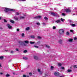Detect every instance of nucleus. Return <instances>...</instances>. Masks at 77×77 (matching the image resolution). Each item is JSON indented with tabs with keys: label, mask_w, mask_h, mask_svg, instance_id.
<instances>
[{
	"label": "nucleus",
	"mask_w": 77,
	"mask_h": 77,
	"mask_svg": "<svg viewBox=\"0 0 77 77\" xmlns=\"http://www.w3.org/2000/svg\"><path fill=\"white\" fill-rule=\"evenodd\" d=\"M1 19H2V17H0V20H1Z\"/></svg>",
	"instance_id": "680f3d73"
},
{
	"label": "nucleus",
	"mask_w": 77,
	"mask_h": 77,
	"mask_svg": "<svg viewBox=\"0 0 77 77\" xmlns=\"http://www.w3.org/2000/svg\"><path fill=\"white\" fill-rule=\"evenodd\" d=\"M16 51H19V49H18V48H17L16 49Z\"/></svg>",
	"instance_id": "ea45409f"
},
{
	"label": "nucleus",
	"mask_w": 77,
	"mask_h": 77,
	"mask_svg": "<svg viewBox=\"0 0 77 77\" xmlns=\"http://www.w3.org/2000/svg\"><path fill=\"white\" fill-rule=\"evenodd\" d=\"M66 34L67 35H70V34H69V32H66Z\"/></svg>",
	"instance_id": "393cba45"
},
{
	"label": "nucleus",
	"mask_w": 77,
	"mask_h": 77,
	"mask_svg": "<svg viewBox=\"0 0 77 77\" xmlns=\"http://www.w3.org/2000/svg\"><path fill=\"white\" fill-rule=\"evenodd\" d=\"M46 47H47V48H50V46L48 45H46Z\"/></svg>",
	"instance_id": "72a5a7b5"
},
{
	"label": "nucleus",
	"mask_w": 77,
	"mask_h": 77,
	"mask_svg": "<svg viewBox=\"0 0 77 77\" xmlns=\"http://www.w3.org/2000/svg\"><path fill=\"white\" fill-rule=\"evenodd\" d=\"M7 26L9 29H12V26H10V24H7Z\"/></svg>",
	"instance_id": "6e6552de"
},
{
	"label": "nucleus",
	"mask_w": 77,
	"mask_h": 77,
	"mask_svg": "<svg viewBox=\"0 0 77 77\" xmlns=\"http://www.w3.org/2000/svg\"><path fill=\"white\" fill-rule=\"evenodd\" d=\"M19 43L20 44V45H24V42H23L21 41H19Z\"/></svg>",
	"instance_id": "423d86ee"
},
{
	"label": "nucleus",
	"mask_w": 77,
	"mask_h": 77,
	"mask_svg": "<svg viewBox=\"0 0 77 77\" xmlns=\"http://www.w3.org/2000/svg\"><path fill=\"white\" fill-rule=\"evenodd\" d=\"M14 19H15V20L16 21H18V17H17V16H15L14 17Z\"/></svg>",
	"instance_id": "0eeeda50"
},
{
	"label": "nucleus",
	"mask_w": 77,
	"mask_h": 77,
	"mask_svg": "<svg viewBox=\"0 0 77 77\" xmlns=\"http://www.w3.org/2000/svg\"><path fill=\"white\" fill-rule=\"evenodd\" d=\"M24 42H25V43H26V44H29V41H26Z\"/></svg>",
	"instance_id": "a878e982"
},
{
	"label": "nucleus",
	"mask_w": 77,
	"mask_h": 77,
	"mask_svg": "<svg viewBox=\"0 0 77 77\" xmlns=\"http://www.w3.org/2000/svg\"><path fill=\"white\" fill-rule=\"evenodd\" d=\"M23 45L24 46H26V45H27L24 43H23Z\"/></svg>",
	"instance_id": "c03bdc74"
},
{
	"label": "nucleus",
	"mask_w": 77,
	"mask_h": 77,
	"mask_svg": "<svg viewBox=\"0 0 77 77\" xmlns=\"http://www.w3.org/2000/svg\"><path fill=\"white\" fill-rule=\"evenodd\" d=\"M18 1H26V0H18Z\"/></svg>",
	"instance_id": "a18cd8bd"
},
{
	"label": "nucleus",
	"mask_w": 77,
	"mask_h": 77,
	"mask_svg": "<svg viewBox=\"0 0 77 77\" xmlns=\"http://www.w3.org/2000/svg\"><path fill=\"white\" fill-rule=\"evenodd\" d=\"M71 26H72L73 27H74L75 26V24H71Z\"/></svg>",
	"instance_id": "cd10ccee"
},
{
	"label": "nucleus",
	"mask_w": 77,
	"mask_h": 77,
	"mask_svg": "<svg viewBox=\"0 0 77 77\" xmlns=\"http://www.w3.org/2000/svg\"><path fill=\"white\" fill-rule=\"evenodd\" d=\"M43 25H44V26H45V23H42Z\"/></svg>",
	"instance_id": "603ef678"
},
{
	"label": "nucleus",
	"mask_w": 77,
	"mask_h": 77,
	"mask_svg": "<svg viewBox=\"0 0 77 77\" xmlns=\"http://www.w3.org/2000/svg\"><path fill=\"white\" fill-rule=\"evenodd\" d=\"M54 75L56 76H57L58 77H59V75H60V73H59V72H56L54 73Z\"/></svg>",
	"instance_id": "7ed1b4c3"
},
{
	"label": "nucleus",
	"mask_w": 77,
	"mask_h": 77,
	"mask_svg": "<svg viewBox=\"0 0 77 77\" xmlns=\"http://www.w3.org/2000/svg\"><path fill=\"white\" fill-rule=\"evenodd\" d=\"M23 59L25 60H27V59H28V58H27V57H23Z\"/></svg>",
	"instance_id": "ddd939ff"
},
{
	"label": "nucleus",
	"mask_w": 77,
	"mask_h": 77,
	"mask_svg": "<svg viewBox=\"0 0 77 77\" xmlns=\"http://www.w3.org/2000/svg\"><path fill=\"white\" fill-rule=\"evenodd\" d=\"M4 11L6 12H8V11H14V9L6 8L4 10Z\"/></svg>",
	"instance_id": "f257e3e1"
},
{
	"label": "nucleus",
	"mask_w": 77,
	"mask_h": 77,
	"mask_svg": "<svg viewBox=\"0 0 77 77\" xmlns=\"http://www.w3.org/2000/svg\"><path fill=\"white\" fill-rule=\"evenodd\" d=\"M61 68L62 69H65V67H64L62 66L61 67Z\"/></svg>",
	"instance_id": "473e14b6"
},
{
	"label": "nucleus",
	"mask_w": 77,
	"mask_h": 77,
	"mask_svg": "<svg viewBox=\"0 0 77 77\" xmlns=\"http://www.w3.org/2000/svg\"><path fill=\"white\" fill-rule=\"evenodd\" d=\"M30 29V27H27L26 28V30H29Z\"/></svg>",
	"instance_id": "6ab92c4d"
},
{
	"label": "nucleus",
	"mask_w": 77,
	"mask_h": 77,
	"mask_svg": "<svg viewBox=\"0 0 77 77\" xmlns=\"http://www.w3.org/2000/svg\"><path fill=\"white\" fill-rule=\"evenodd\" d=\"M58 65L59 66H60L62 65V64L60 63H59L58 64Z\"/></svg>",
	"instance_id": "4be33fe9"
},
{
	"label": "nucleus",
	"mask_w": 77,
	"mask_h": 77,
	"mask_svg": "<svg viewBox=\"0 0 77 77\" xmlns=\"http://www.w3.org/2000/svg\"><path fill=\"white\" fill-rule=\"evenodd\" d=\"M41 18V16H37L36 17H34L33 18L34 19H38V18Z\"/></svg>",
	"instance_id": "20e7f679"
},
{
	"label": "nucleus",
	"mask_w": 77,
	"mask_h": 77,
	"mask_svg": "<svg viewBox=\"0 0 77 77\" xmlns=\"http://www.w3.org/2000/svg\"><path fill=\"white\" fill-rule=\"evenodd\" d=\"M72 41H73V39L72 38L68 40V41H69V42H72Z\"/></svg>",
	"instance_id": "dca6fc26"
},
{
	"label": "nucleus",
	"mask_w": 77,
	"mask_h": 77,
	"mask_svg": "<svg viewBox=\"0 0 77 77\" xmlns=\"http://www.w3.org/2000/svg\"><path fill=\"white\" fill-rule=\"evenodd\" d=\"M6 77H9L10 76V75L7 74L6 75H5Z\"/></svg>",
	"instance_id": "a211bd4d"
},
{
	"label": "nucleus",
	"mask_w": 77,
	"mask_h": 77,
	"mask_svg": "<svg viewBox=\"0 0 77 77\" xmlns=\"http://www.w3.org/2000/svg\"><path fill=\"white\" fill-rule=\"evenodd\" d=\"M20 13H19L18 12H16V15H20Z\"/></svg>",
	"instance_id": "aec40b11"
},
{
	"label": "nucleus",
	"mask_w": 77,
	"mask_h": 77,
	"mask_svg": "<svg viewBox=\"0 0 77 77\" xmlns=\"http://www.w3.org/2000/svg\"><path fill=\"white\" fill-rule=\"evenodd\" d=\"M37 38H38V39H41V37L40 36H38L37 37Z\"/></svg>",
	"instance_id": "4c0bfd02"
},
{
	"label": "nucleus",
	"mask_w": 77,
	"mask_h": 77,
	"mask_svg": "<svg viewBox=\"0 0 77 77\" xmlns=\"http://www.w3.org/2000/svg\"><path fill=\"white\" fill-rule=\"evenodd\" d=\"M29 75H32V72H30L29 73Z\"/></svg>",
	"instance_id": "58836bf2"
},
{
	"label": "nucleus",
	"mask_w": 77,
	"mask_h": 77,
	"mask_svg": "<svg viewBox=\"0 0 77 77\" xmlns=\"http://www.w3.org/2000/svg\"><path fill=\"white\" fill-rule=\"evenodd\" d=\"M10 21L11 23H12L13 24L15 23V22H14V21L13 20H11Z\"/></svg>",
	"instance_id": "2eb2a0df"
},
{
	"label": "nucleus",
	"mask_w": 77,
	"mask_h": 77,
	"mask_svg": "<svg viewBox=\"0 0 77 77\" xmlns=\"http://www.w3.org/2000/svg\"><path fill=\"white\" fill-rule=\"evenodd\" d=\"M73 68H77V66L76 65L73 66Z\"/></svg>",
	"instance_id": "b1692460"
},
{
	"label": "nucleus",
	"mask_w": 77,
	"mask_h": 77,
	"mask_svg": "<svg viewBox=\"0 0 77 77\" xmlns=\"http://www.w3.org/2000/svg\"><path fill=\"white\" fill-rule=\"evenodd\" d=\"M20 19H24V17H20Z\"/></svg>",
	"instance_id": "2f4dec72"
},
{
	"label": "nucleus",
	"mask_w": 77,
	"mask_h": 77,
	"mask_svg": "<svg viewBox=\"0 0 77 77\" xmlns=\"http://www.w3.org/2000/svg\"><path fill=\"white\" fill-rule=\"evenodd\" d=\"M30 37L31 38H32V39H35V37L34 35H31Z\"/></svg>",
	"instance_id": "4468645a"
},
{
	"label": "nucleus",
	"mask_w": 77,
	"mask_h": 77,
	"mask_svg": "<svg viewBox=\"0 0 77 77\" xmlns=\"http://www.w3.org/2000/svg\"><path fill=\"white\" fill-rule=\"evenodd\" d=\"M27 50H25L23 52L24 53H27Z\"/></svg>",
	"instance_id": "c756f323"
},
{
	"label": "nucleus",
	"mask_w": 77,
	"mask_h": 77,
	"mask_svg": "<svg viewBox=\"0 0 77 77\" xmlns=\"http://www.w3.org/2000/svg\"><path fill=\"white\" fill-rule=\"evenodd\" d=\"M67 71L68 72H72V70H71V69H69Z\"/></svg>",
	"instance_id": "f3484780"
},
{
	"label": "nucleus",
	"mask_w": 77,
	"mask_h": 77,
	"mask_svg": "<svg viewBox=\"0 0 77 77\" xmlns=\"http://www.w3.org/2000/svg\"><path fill=\"white\" fill-rule=\"evenodd\" d=\"M34 47H35V48H39V47H38V46L34 45Z\"/></svg>",
	"instance_id": "f704fd0d"
},
{
	"label": "nucleus",
	"mask_w": 77,
	"mask_h": 77,
	"mask_svg": "<svg viewBox=\"0 0 77 77\" xmlns=\"http://www.w3.org/2000/svg\"><path fill=\"white\" fill-rule=\"evenodd\" d=\"M13 74H15V72H13Z\"/></svg>",
	"instance_id": "13d9d810"
},
{
	"label": "nucleus",
	"mask_w": 77,
	"mask_h": 77,
	"mask_svg": "<svg viewBox=\"0 0 77 77\" xmlns=\"http://www.w3.org/2000/svg\"><path fill=\"white\" fill-rule=\"evenodd\" d=\"M63 41H62V40L60 39V40H59L58 42L59 43H60V44H62V43Z\"/></svg>",
	"instance_id": "9b49d317"
},
{
	"label": "nucleus",
	"mask_w": 77,
	"mask_h": 77,
	"mask_svg": "<svg viewBox=\"0 0 77 77\" xmlns=\"http://www.w3.org/2000/svg\"><path fill=\"white\" fill-rule=\"evenodd\" d=\"M59 32L60 35H62V34L64 33V30L63 29H60Z\"/></svg>",
	"instance_id": "f03ea898"
},
{
	"label": "nucleus",
	"mask_w": 77,
	"mask_h": 77,
	"mask_svg": "<svg viewBox=\"0 0 77 77\" xmlns=\"http://www.w3.org/2000/svg\"><path fill=\"white\" fill-rule=\"evenodd\" d=\"M60 20L61 21H62V22H63L64 21H65V20H64V19L63 18H61Z\"/></svg>",
	"instance_id": "bb28decb"
},
{
	"label": "nucleus",
	"mask_w": 77,
	"mask_h": 77,
	"mask_svg": "<svg viewBox=\"0 0 77 77\" xmlns=\"http://www.w3.org/2000/svg\"><path fill=\"white\" fill-rule=\"evenodd\" d=\"M70 32H73V30L71 29L70 30Z\"/></svg>",
	"instance_id": "8fccbe9b"
},
{
	"label": "nucleus",
	"mask_w": 77,
	"mask_h": 77,
	"mask_svg": "<svg viewBox=\"0 0 77 77\" xmlns=\"http://www.w3.org/2000/svg\"><path fill=\"white\" fill-rule=\"evenodd\" d=\"M65 11H66V12H67V13H69L71 12V11L69 9H66Z\"/></svg>",
	"instance_id": "39448f33"
},
{
	"label": "nucleus",
	"mask_w": 77,
	"mask_h": 77,
	"mask_svg": "<svg viewBox=\"0 0 77 77\" xmlns=\"http://www.w3.org/2000/svg\"><path fill=\"white\" fill-rule=\"evenodd\" d=\"M44 19H45V20H48V18L47 17H44Z\"/></svg>",
	"instance_id": "412c9836"
},
{
	"label": "nucleus",
	"mask_w": 77,
	"mask_h": 77,
	"mask_svg": "<svg viewBox=\"0 0 77 77\" xmlns=\"http://www.w3.org/2000/svg\"><path fill=\"white\" fill-rule=\"evenodd\" d=\"M11 53H14V51H11Z\"/></svg>",
	"instance_id": "6e6d98bb"
},
{
	"label": "nucleus",
	"mask_w": 77,
	"mask_h": 77,
	"mask_svg": "<svg viewBox=\"0 0 77 77\" xmlns=\"http://www.w3.org/2000/svg\"><path fill=\"white\" fill-rule=\"evenodd\" d=\"M56 29V28L55 26H53V29Z\"/></svg>",
	"instance_id": "37998d69"
},
{
	"label": "nucleus",
	"mask_w": 77,
	"mask_h": 77,
	"mask_svg": "<svg viewBox=\"0 0 77 77\" xmlns=\"http://www.w3.org/2000/svg\"><path fill=\"white\" fill-rule=\"evenodd\" d=\"M51 69H53V68H54V67H53V66H51Z\"/></svg>",
	"instance_id": "a19ab883"
},
{
	"label": "nucleus",
	"mask_w": 77,
	"mask_h": 77,
	"mask_svg": "<svg viewBox=\"0 0 77 77\" xmlns=\"http://www.w3.org/2000/svg\"><path fill=\"white\" fill-rule=\"evenodd\" d=\"M0 59H1V60H3V56L0 57Z\"/></svg>",
	"instance_id": "5701e85b"
},
{
	"label": "nucleus",
	"mask_w": 77,
	"mask_h": 77,
	"mask_svg": "<svg viewBox=\"0 0 77 77\" xmlns=\"http://www.w3.org/2000/svg\"><path fill=\"white\" fill-rule=\"evenodd\" d=\"M30 44H35V42L31 41L30 42Z\"/></svg>",
	"instance_id": "c85d7f7f"
},
{
	"label": "nucleus",
	"mask_w": 77,
	"mask_h": 77,
	"mask_svg": "<svg viewBox=\"0 0 77 77\" xmlns=\"http://www.w3.org/2000/svg\"><path fill=\"white\" fill-rule=\"evenodd\" d=\"M4 21L5 23H7V20L6 19H4Z\"/></svg>",
	"instance_id": "e433bc0d"
},
{
	"label": "nucleus",
	"mask_w": 77,
	"mask_h": 77,
	"mask_svg": "<svg viewBox=\"0 0 77 77\" xmlns=\"http://www.w3.org/2000/svg\"><path fill=\"white\" fill-rule=\"evenodd\" d=\"M22 36L23 37H24V33H22Z\"/></svg>",
	"instance_id": "7c9ffc66"
},
{
	"label": "nucleus",
	"mask_w": 77,
	"mask_h": 77,
	"mask_svg": "<svg viewBox=\"0 0 77 77\" xmlns=\"http://www.w3.org/2000/svg\"><path fill=\"white\" fill-rule=\"evenodd\" d=\"M62 15H63V16H65V14L64 13H62Z\"/></svg>",
	"instance_id": "c9c22d12"
},
{
	"label": "nucleus",
	"mask_w": 77,
	"mask_h": 77,
	"mask_svg": "<svg viewBox=\"0 0 77 77\" xmlns=\"http://www.w3.org/2000/svg\"><path fill=\"white\" fill-rule=\"evenodd\" d=\"M70 23H71V22H72V20H70Z\"/></svg>",
	"instance_id": "052dcab7"
},
{
	"label": "nucleus",
	"mask_w": 77,
	"mask_h": 77,
	"mask_svg": "<svg viewBox=\"0 0 77 77\" xmlns=\"http://www.w3.org/2000/svg\"><path fill=\"white\" fill-rule=\"evenodd\" d=\"M60 20H56L55 21V23H59V22H60Z\"/></svg>",
	"instance_id": "f8f14e48"
},
{
	"label": "nucleus",
	"mask_w": 77,
	"mask_h": 77,
	"mask_svg": "<svg viewBox=\"0 0 77 77\" xmlns=\"http://www.w3.org/2000/svg\"><path fill=\"white\" fill-rule=\"evenodd\" d=\"M51 14L52 15H53V16H56V14L54 13H51Z\"/></svg>",
	"instance_id": "9d476101"
},
{
	"label": "nucleus",
	"mask_w": 77,
	"mask_h": 77,
	"mask_svg": "<svg viewBox=\"0 0 77 77\" xmlns=\"http://www.w3.org/2000/svg\"><path fill=\"white\" fill-rule=\"evenodd\" d=\"M40 74H42V72L40 71L39 72Z\"/></svg>",
	"instance_id": "09e8293b"
},
{
	"label": "nucleus",
	"mask_w": 77,
	"mask_h": 77,
	"mask_svg": "<svg viewBox=\"0 0 77 77\" xmlns=\"http://www.w3.org/2000/svg\"><path fill=\"white\" fill-rule=\"evenodd\" d=\"M17 32H19V31H20V29H17Z\"/></svg>",
	"instance_id": "79ce46f5"
},
{
	"label": "nucleus",
	"mask_w": 77,
	"mask_h": 77,
	"mask_svg": "<svg viewBox=\"0 0 77 77\" xmlns=\"http://www.w3.org/2000/svg\"><path fill=\"white\" fill-rule=\"evenodd\" d=\"M37 25H39L40 24V23H37Z\"/></svg>",
	"instance_id": "3c124183"
},
{
	"label": "nucleus",
	"mask_w": 77,
	"mask_h": 77,
	"mask_svg": "<svg viewBox=\"0 0 77 77\" xmlns=\"http://www.w3.org/2000/svg\"><path fill=\"white\" fill-rule=\"evenodd\" d=\"M74 15H74V14H73Z\"/></svg>",
	"instance_id": "e2e57ef3"
},
{
	"label": "nucleus",
	"mask_w": 77,
	"mask_h": 77,
	"mask_svg": "<svg viewBox=\"0 0 77 77\" xmlns=\"http://www.w3.org/2000/svg\"><path fill=\"white\" fill-rule=\"evenodd\" d=\"M34 58L35 60H38V57L36 56H34Z\"/></svg>",
	"instance_id": "1a4fd4ad"
},
{
	"label": "nucleus",
	"mask_w": 77,
	"mask_h": 77,
	"mask_svg": "<svg viewBox=\"0 0 77 77\" xmlns=\"http://www.w3.org/2000/svg\"><path fill=\"white\" fill-rule=\"evenodd\" d=\"M38 72H40L41 69H38Z\"/></svg>",
	"instance_id": "de8ad7c7"
},
{
	"label": "nucleus",
	"mask_w": 77,
	"mask_h": 77,
	"mask_svg": "<svg viewBox=\"0 0 77 77\" xmlns=\"http://www.w3.org/2000/svg\"><path fill=\"white\" fill-rule=\"evenodd\" d=\"M76 39H77V38L76 37H75L74 38V40H76Z\"/></svg>",
	"instance_id": "864d4df0"
},
{
	"label": "nucleus",
	"mask_w": 77,
	"mask_h": 77,
	"mask_svg": "<svg viewBox=\"0 0 77 77\" xmlns=\"http://www.w3.org/2000/svg\"><path fill=\"white\" fill-rule=\"evenodd\" d=\"M26 77H29V75H26Z\"/></svg>",
	"instance_id": "bf43d9fd"
},
{
	"label": "nucleus",
	"mask_w": 77,
	"mask_h": 77,
	"mask_svg": "<svg viewBox=\"0 0 77 77\" xmlns=\"http://www.w3.org/2000/svg\"><path fill=\"white\" fill-rule=\"evenodd\" d=\"M0 29H1V30L3 29V28L2 27H0Z\"/></svg>",
	"instance_id": "5fc2aeb1"
},
{
	"label": "nucleus",
	"mask_w": 77,
	"mask_h": 77,
	"mask_svg": "<svg viewBox=\"0 0 77 77\" xmlns=\"http://www.w3.org/2000/svg\"><path fill=\"white\" fill-rule=\"evenodd\" d=\"M23 77H26V75H23Z\"/></svg>",
	"instance_id": "49530a36"
},
{
	"label": "nucleus",
	"mask_w": 77,
	"mask_h": 77,
	"mask_svg": "<svg viewBox=\"0 0 77 77\" xmlns=\"http://www.w3.org/2000/svg\"><path fill=\"white\" fill-rule=\"evenodd\" d=\"M0 74H1V75H2L3 74L2 72H1L0 73Z\"/></svg>",
	"instance_id": "4d7b16f0"
}]
</instances>
